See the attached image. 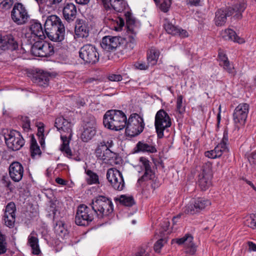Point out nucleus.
<instances>
[{
	"label": "nucleus",
	"instance_id": "f257e3e1",
	"mask_svg": "<svg viewBox=\"0 0 256 256\" xmlns=\"http://www.w3.org/2000/svg\"><path fill=\"white\" fill-rule=\"evenodd\" d=\"M72 124L63 117H59L56 119L54 126L61 133L60 138L62 144L60 148V150L70 158L72 152L69 147L70 140L72 136Z\"/></svg>",
	"mask_w": 256,
	"mask_h": 256
},
{
	"label": "nucleus",
	"instance_id": "f03ea898",
	"mask_svg": "<svg viewBox=\"0 0 256 256\" xmlns=\"http://www.w3.org/2000/svg\"><path fill=\"white\" fill-rule=\"evenodd\" d=\"M127 117L122 110H111L104 116L103 124L108 129L118 131L123 130L126 125Z\"/></svg>",
	"mask_w": 256,
	"mask_h": 256
},
{
	"label": "nucleus",
	"instance_id": "7ed1b4c3",
	"mask_svg": "<svg viewBox=\"0 0 256 256\" xmlns=\"http://www.w3.org/2000/svg\"><path fill=\"white\" fill-rule=\"evenodd\" d=\"M246 8L244 0H240L232 8L226 9H219L215 13L214 23L216 26H222L225 24L228 16L234 14L236 18L240 19L242 18V13Z\"/></svg>",
	"mask_w": 256,
	"mask_h": 256
},
{
	"label": "nucleus",
	"instance_id": "20e7f679",
	"mask_svg": "<svg viewBox=\"0 0 256 256\" xmlns=\"http://www.w3.org/2000/svg\"><path fill=\"white\" fill-rule=\"evenodd\" d=\"M92 208L100 218L109 216L114 211V206L112 200L103 196L94 198L90 204Z\"/></svg>",
	"mask_w": 256,
	"mask_h": 256
},
{
	"label": "nucleus",
	"instance_id": "39448f33",
	"mask_svg": "<svg viewBox=\"0 0 256 256\" xmlns=\"http://www.w3.org/2000/svg\"><path fill=\"white\" fill-rule=\"evenodd\" d=\"M144 126L143 118L137 114H132L126 120V134L130 137L137 136L143 131Z\"/></svg>",
	"mask_w": 256,
	"mask_h": 256
},
{
	"label": "nucleus",
	"instance_id": "423d86ee",
	"mask_svg": "<svg viewBox=\"0 0 256 256\" xmlns=\"http://www.w3.org/2000/svg\"><path fill=\"white\" fill-rule=\"evenodd\" d=\"M94 211L92 208L82 204L77 209L75 222L78 226H88L94 220Z\"/></svg>",
	"mask_w": 256,
	"mask_h": 256
},
{
	"label": "nucleus",
	"instance_id": "0eeeda50",
	"mask_svg": "<svg viewBox=\"0 0 256 256\" xmlns=\"http://www.w3.org/2000/svg\"><path fill=\"white\" fill-rule=\"evenodd\" d=\"M172 125L169 115L164 110H159L155 116L154 126L158 138L164 136V131Z\"/></svg>",
	"mask_w": 256,
	"mask_h": 256
},
{
	"label": "nucleus",
	"instance_id": "6e6552de",
	"mask_svg": "<svg viewBox=\"0 0 256 256\" xmlns=\"http://www.w3.org/2000/svg\"><path fill=\"white\" fill-rule=\"evenodd\" d=\"M33 56L48 57L54 54L53 46L44 39L34 38Z\"/></svg>",
	"mask_w": 256,
	"mask_h": 256
},
{
	"label": "nucleus",
	"instance_id": "1a4fd4ad",
	"mask_svg": "<svg viewBox=\"0 0 256 256\" xmlns=\"http://www.w3.org/2000/svg\"><path fill=\"white\" fill-rule=\"evenodd\" d=\"M4 140L8 148L14 151L19 150L24 144V140L16 130H10L5 134Z\"/></svg>",
	"mask_w": 256,
	"mask_h": 256
},
{
	"label": "nucleus",
	"instance_id": "9d476101",
	"mask_svg": "<svg viewBox=\"0 0 256 256\" xmlns=\"http://www.w3.org/2000/svg\"><path fill=\"white\" fill-rule=\"evenodd\" d=\"M79 55L80 57L87 63L95 64L99 59L96 49L91 44H86L81 48Z\"/></svg>",
	"mask_w": 256,
	"mask_h": 256
},
{
	"label": "nucleus",
	"instance_id": "9b49d317",
	"mask_svg": "<svg viewBox=\"0 0 256 256\" xmlns=\"http://www.w3.org/2000/svg\"><path fill=\"white\" fill-rule=\"evenodd\" d=\"M212 176V164L206 163L202 166V172L198 176V184L202 190H206L211 185Z\"/></svg>",
	"mask_w": 256,
	"mask_h": 256
},
{
	"label": "nucleus",
	"instance_id": "f8f14e48",
	"mask_svg": "<svg viewBox=\"0 0 256 256\" xmlns=\"http://www.w3.org/2000/svg\"><path fill=\"white\" fill-rule=\"evenodd\" d=\"M106 178L115 190H123L124 182L122 174L119 170L114 168L108 169L106 172Z\"/></svg>",
	"mask_w": 256,
	"mask_h": 256
},
{
	"label": "nucleus",
	"instance_id": "ddd939ff",
	"mask_svg": "<svg viewBox=\"0 0 256 256\" xmlns=\"http://www.w3.org/2000/svg\"><path fill=\"white\" fill-rule=\"evenodd\" d=\"M12 18L18 24H22L26 22L28 16L25 8L20 3L14 4L11 12Z\"/></svg>",
	"mask_w": 256,
	"mask_h": 256
},
{
	"label": "nucleus",
	"instance_id": "4468645a",
	"mask_svg": "<svg viewBox=\"0 0 256 256\" xmlns=\"http://www.w3.org/2000/svg\"><path fill=\"white\" fill-rule=\"evenodd\" d=\"M249 112V105L246 103L239 104L233 114V119L236 124H244Z\"/></svg>",
	"mask_w": 256,
	"mask_h": 256
},
{
	"label": "nucleus",
	"instance_id": "2eb2a0df",
	"mask_svg": "<svg viewBox=\"0 0 256 256\" xmlns=\"http://www.w3.org/2000/svg\"><path fill=\"white\" fill-rule=\"evenodd\" d=\"M106 11L112 9L121 12L127 8L128 9L127 2L124 0H100Z\"/></svg>",
	"mask_w": 256,
	"mask_h": 256
},
{
	"label": "nucleus",
	"instance_id": "dca6fc26",
	"mask_svg": "<svg viewBox=\"0 0 256 256\" xmlns=\"http://www.w3.org/2000/svg\"><path fill=\"white\" fill-rule=\"evenodd\" d=\"M16 211V207L14 202H10L6 205L4 217L6 225L9 228H12L14 226Z\"/></svg>",
	"mask_w": 256,
	"mask_h": 256
},
{
	"label": "nucleus",
	"instance_id": "f3484780",
	"mask_svg": "<svg viewBox=\"0 0 256 256\" xmlns=\"http://www.w3.org/2000/svg\"><path fill=\"white\" fill-rule=\"evenodd\" d=\"M77 8L74 3L70 2L64 4L62 15L64 18L68 22H73L76 18Z\"/></svg>",
	"mask_w": 256,
	"mask_h": 256
},
{
	"label": "nucleus",
	"instance_id": "a211bd4d",
	"mask_svg": "<svg viewBox=\"0 0 256 256\" xmlns=\"http://www.w3.org/2000/svg\"><path fill=\"white\" fill-rule=\"evenodd\" d=\"M120 40L118 36H106L102 38L101 46L106 51H114L120 45Z\"/></svg>",
	"mask_w": 256,
	"mask_h": 256
},
{
	"label": "nucleus",
	"instance_id": "6ab92c4d",
	"mask_svg": "<svg viewBox=\"0 0 256 256\" xmlns=\"http://www.w3.org/2000/svg\"><path fill=\"white\" fill-rule=\"evenodd\" d=\"M124 15L126 18L128 34L136 36L140 27L139 22L136 20L131 12L128 10L125 13Z\"/></svg>",
	"mask_w": 256,
	"mask_h": 256
},
{
	"label": "nucleus",
	"instance_id": "aec40b11",
	"mask_svg": "<svg viewBox=\"0 0 256 256\" xmlns=\"http://www.w3.org/2000/svg\"><path fill=\"white\" fill-rule=\"evenodd\" d=\"M24 174L22 166L18 162H12L9 167V174L14 181L18 182L20 181Z\"/></svg>",
	"mask_w": 256,
	"mask_h": 256
},
{
	"label": "nucleus",
	"instance_id": "412c9836",
	"mask_svg": "<svg viewBox=\"0 0 256 256\" xmlns=\"http://www.w3.org/2000/svg\"><path fill=\"white\" fill-rule=\"evenodd\" d=\"M50 76L48 73L38 69L33 70V82L39 86H46L48 84Z\"/></svg>",
	"mask_w": 256,
	"mask_h": 256
},
{
	"label": "nucleus",
	"instance_id": "4be33fe9",
	"mask_svg": "<svg viewBox=\"0 0 256 256\" xmlns=\"http://www.w3.org/2000/svg\"><path fill=\"white\" fill-rule=\"evenodd\" d=\"M18 48V44L12 35L0 36V54L6 50H15Z\"/></svg>",
	"mask_w": 256,
	"mask_h": 256
},
{
	"label": "nucleus",
	"instance_id": "5701e85b",
	"mask_svg": "<svg viewBox=\"0 0 256 256\" xmlns=\"http://www.w3.org/2000/svg\"><path fill=\"white\" fill-rule=\"evenodd\" d=\"M45 34L52 41L62 42L64 40L65 34L64 27L58 28H49L44 30Z\"/></svg>",
	"mask_w": 256,
	"mask_h": 256
},
{
	"label": "nucleus",
	"instance_id": "b1692460",
	"mask_svg": "<svg viewBox=\"0 0 256 256\" xmlns=\"http://www.w3.org/2000/svg\"><path fill=\"white\" fill-rule=\"evenodd\" d=\"M89 27L88 23L83 20L78 19L75 25V34L78 38H86L89 35Z\"/></svg>",
	"mask_w": 256,
	"mask_h": 256
},
{
	"label": "nucleus",
	"instance_id": "393cba45",
	"mask_svg": "<svg viewBox=\"0 0 256 256\" xmlns=\"http://www.w3.org/2000/svg\"><path fill=\"white\" fill-rule=\"evenodd\" d=\"M164 28L168 34L172 35H177L182 38L188 37V36L186 30L174 26L167 20H165Z\"/></svg>",
	"mask_w": 256,
	"mask_h": 256
},
{
	"label": "nucleus",
	"instance_id": "a878e982",
	"mask_svg": "<svg viewBox=\"0 0 256 256\" xmlns=\"http://www.w3.org/2000/svg\"><path fill=\"white\" fill-rule=\"evenodd\" d=\"M228 140V132L226 130H224L220 142L213 150L216 154L214 156H217L218 158L220 157L224 153L228 152V148L227 146Z\"/></svg>",
	"mask_w": 256,
	"mask_h": 256
},
{
	"label": "nucleus",
	"instance_id": "bb28decb",
	"mask_svg": "<svg viewBox=\"0 0 256 256\" xmlns=\"http://www.w3.org/2000/svg\"><path fill=\"white\" fill-rule=\"evenodd\" d=\"M218 57L220 61V65L227 72L233 74L234 73V66L230 62L225 52L222 50H219Z\"/></svg>",
	"mask_w": 256,
	"mask_h": 256
},
{
	"label": "nucleus",
	"instance_id": "cd10ccee",
	"mask_svg": "<svg viewBox=\"0 0 256 256\" xmlns=\"http://www.w3.org/2000/svg\"><path fill=\"white\" fill-rule=\"evenodd\" d=\"M64 27L60 18L56 15H51L48 16L44 24V30L49 28H54Z\"/></svg>",
	"mask_w": 256,
	"mask_h": 256
},
{
	"label": "nucleus",
	"instance_id": "c85d7f7f",
	"mask_svg": "<svg viewBox=\"0 0 256 256\" xmlns=\"http://www.w3.org/2000/svg\"><path fill=\"white\" fill-rule=\"evenodd\" d=\"M148 180L150 181L151 186L154 190L158 188L160 186V182L157 178H156L155 174L152 170V174L150 172L148 174H146V171H144L143 176L138 180V182L140 183L142 182Z\"/></svg>",
	"mask_w": 256,
	"mask_h": 256
},
{
	"label": "nucleus",
	"instance_id": "c756f323",
	"mask_svg": "<svg viewBox=\"0 0 256 256\" xmlns=\"http://www.w3.org/2000/svg\"><path fill=\"white\" fill-rule=\"evenodd\" d=\"M96 134L95 128L90 124L88 123L84 128L81 135V138L84 142L90 140Z\"/></svg>",
	"mask_w": 256,
	"mask_h": 256
},
{
	"label": "nucleus",
	"instance_id": "7c9ffc66",
	"mask_svg": "<svg viewBox=\"0 0 256 256\" xmlns=\"http://www.w3.org/2000/svg\"><path fill=\"white\" fill-rule=\"evenodd\" d=\"M222 36L226 40H230L239 44L244 42V40L238 36L236 32L232 29L226 30L222 32Z\"/></svg>",
	"mask_w": 256,
	"mask_h": 256
},
{
	"label": "nucleus",
	"instance_id": "2f4dec72",
	"mask_svg": "<svg viewBox=\"0 0 256 256\" xmlns=\"http://www.w3.org/2000/svg\"><path fill=\"white\" fill-rule=\"evenodd\" d=\"M45 32L42 30L41 24L37 20H33V39H44Z\"/></svg>",
	"mask_w": 256,
	"mask_h": 256
},
{
	"label": "nucleus",
	"instance_id": "473e14b6",
	"mask_svg": "<svg viewBox=\"0 0 256 256\" xmlns=\"http://www.w3.org/2000/svg\"><path fill=\"white\" fill-rule=\"evenodd\" d=\"M159 56V50L156 48L152 47L147 53V62L151 66H154L157 63Z\"/></svg>",
	"mask_w": 256,
	"mask_h": 256
},
{
	"label": "nucleus",
	"instance_id": "72a5a7b5",
	"mask_svg": "<svg viewBox=\"0 0 256 256\" xmlns=\"http://www.w3.org/2000/svg\"><path fill=\"white\" fill-rule=\"evenodd\" d=\"M136 152H148L150 153H154L156 152V149L154 146L144 142H138L135 148Z\"/></svg>",
	"mask_w": 256,
	"mask_h": 256
},
{
	"label": "nucleus",
	"instance_id": "f704fd0d",
	"mask_svg": "<svg viewBox=\"0 0 256 256\" xmlns=\"http://www.w3.org/2000/svg\"><path fill=\"white\" fill-rule=\"evenodd\" d=\"M54 232L57 236L58 238L66 239L68 236L67 230L64 227V224L60 221L58 222L54 227Z\"/></svg>",
	"mask_w": 256,
	"mask_h": 256
},
{
	"label": "nucleus",
	"instance_id": "c9c22d12",
	"mask_svg": "<svg viewBox=\"0 0 256 256\" xmlns=\"http://www.w3.org/2000/svg\"><path fill=\"white\" fill-rule=\"evenodd\" d=\"M180 246H182L185 249L186 252L193 255L196 250V246L192 241H176Z\"/></svg>",
	"mask_w": 256,
	"mask_h": 256
},
{
	"label": "nucleus",
	"instance_id": "e433bc0d",
	"mask_svg": "<svg viewBox=\"0 0 256 256\" xmlns=\"http://www.w3.org/2000/svg\"><path fill=\"white\" fill-rule=\"evenodd\" d=\"M32 204H29L28 206H25L22 208V220L28 224H30L32 218Z\"/></svg>",
	"mask_w": 256,
	"mask_h": 256
},
{
	"label": "nucleus",
	"instance_id": "4c0bfd02",
	"mask_svg": "<svg viewBox=\"0 0 256 256\" xmlns=\"http://www.w3.org/2000/svg\"><path fill=\"white\" fill-rule=\"evenodd\" d=\"M114 200L116 202H119L120 204L126 206H132L135 204L132 196L126 195L116 197Z\"/></svg>",
	"mask_w": 256,
	"mask_h": 256
},
{
	"label": "nucleus",
	"instance_id": "58836bf2",
	"mask_svg": "<svg viewBox=\"0 0 256 256\" xmlns=\"http://www.w3.org/2000/svg\"><path fill=\"white\" fill-rule=\"evenodd\" d=\"M170 221L165 219L161 224L162 230L160 232V238L158 240H166V236L171 232L170 228Z\"/></svg>",
	"mask_w": 256,
	"mask_h": 256
},
{
	"label": "nucleus",
	"instance_id": "ea45409f",
	"mask_svg": "<svg viewBox=\"0 0 256 256\" xmlns=\"http://www.w3.org/2000/svg\"><path fill=\"white\" fill-rule=\"evenodd\" d=\"M36 126L38 128L36 136L38 137L39 142L42 148L44 147V124L42 122H36Z\"/></svg>",
	"mask_w": 256,
	"mask_h": 256
},
{
	"label": "nucleus",
	"instance_id": "a19ab883",
	"mask_svg": "<svg viewBox=\"0 0 256 256\" xmlns=\"http://www.w3.org/2000/svg\"><path fill=\"white\" fill-rule=\"evenodd\" d=\"M210 204V201L204 198H198L194 202V207L196 211L202 210Z\"/></svg>",
	"mask_w": 256,
	"mask_h": 256
},
{
	"label": "nucleus",
	"instance_id": "79ce46f5",
	"mask_svg": "<svg viewBox=\"0 0 256 256\" xmlns=\"http://www.w3.org/2000/svg\"><path fill=\"white\" fill-rule=\"evenodd\" d=\"M126 40V49L128 51H130L134 48L136 44V36L128 34Z\"/></svg>",
	"mask_w": 256,
	"mask_h": 256
},
{
	"label": "nucleus",
	"instance_id": "37998d69",
	"mask_svg": "<svg viewBox=\"0 0 256 256\" xmlns=\"http://www.w3.org/2000/svg\"><path fill=\"white\" fill-rule=\"evenodd\" d=\"M88 176L86 178V182L89 184H97L99 183L98 176V174L92 171L91 170H88L86 172Z\"/></svg>",
	"mask_w": 256,
	"mask_h": 256
},
{
	"label": "nucleus",
	"instance_id": "c03bdc74",
	"mask_svg": "<svg viewBox=\"0 0 256 256\" xmlns=\"http://www.w3.org/2000/svg\"><path fill=\"white\" fill-rule=\"evenodd\" d=\"M184 97L182 95H178L176 98V112L180 114H184L185 112V105L183 104Z\"/></svg>",
	"mask_w": 256,
	"mask_h": 256
},
{
	"label": "nucleus",
	"instance_id": "a18cd8bd",
	"mask_svg": "<svg viewBox=\"0 0 256 256\" xmlns=\"http://www.w3.org/2000/svg\"><path fill=\"white\" fill-rule=\"evenodd\" d=\"M244 224L248 226L256 229V214H251L246 220Z\"/></svg>",
	"mask_w": 256,
	"mask_h": 256
},
{
	"label": "nucleus",
	"instance_id": "49530a36",
	"mask_svg": "<svg viewBox=\"0 0 256 256\" xmlns=\"http://www.w3.org/2000/svg\"><path fill=\"white\" fill-rule=\"evenodd\" d=\"M106 146H105V142H100L96 150V155L98 158H102V154L104 153Z\"/></svg>",
	"mask_w": 256,
	"mask_h": 256
},
{
	"label": "nucleus",
	"instance_id": "de8ad7c7",
	"mask_svg": "<svg viewBox=\"0 0 256 256\" xmlns=\"http://www.w3.org/2000/svg\"><path fill=\"white\" fill-rule=\"evenodd\" d=\"M14 0H0V9L6 10L10 9L12 6Z\"/></svg>",
	"mask_w": 256,
	"mask_h": 256
},
{
	"label": "nucleus",
	"instance_id": "09e8293b",
	"mask_svg": "<svg viewBox=\"0 0 256 256\" xmlns=\"http://www.w3.org/2000/svg\"><path fill=\"white\" fill-rule=\"evenodd\" d=\"M104 152L103 153L102 155V158H100L104 161H108L115 156V153L112 152L110 149H108L107 147Z\"/></svg>",
	"mask_w": 256,
	"mask_h": 256
},
{
	"label": "nucleus",
	"instance_id": "8fccbe9b",
	"mask_svg": "<svg viewBox=\"0 0 256 256\" xmlns=\"http://www.w3.org/2000/svg\"><path fill=\"white\" fill-rule=\"evenodd\" d=\"M140 162L142 164V166L144 168V171H146V174L150 172L152 174V169L150 166V161L145 158L142 157L140 158Z\"/></svg>",
	"mask_w": 256,
	"mask_h": 256
},
{
	"label": "nucleus",
	"instance_id": "3c124183",
	"mask_svg": "<svg viewBox=\"0 0 256 256\" xmlns=\"http://www.w3.org/2000/svg\"><path fill=\"white\" fill-rule=\"evenodd\" d=\"M22 126L25 132H28L30 130V120L28 116L22 118Z\"/></svg>",
	"mask_w": 256,
	"mask_h": 256
},
{
	"label": "nucleus",
	"instance_id": "603ef678",
	"mask_svg": "<svg viewBox=\"0 0 256 256\" xmlns=\"http://www.w3.org/2000/svg\"><path fill=\"white\" fill-rule=\"evenodd\" d=\"M150 66H151L148 62H138L134 64V66L136 69L140 70H148Z\"/></svg>",
	"mask_w": 256,
	"mask_h": 256
},
{
	"label": "nucleus",
	"instance_id": "864d4df0",
	"mask_svg": "<svg viewBox=\"0 0 256 256\" xmlns=\"http://www.w3.org/2000/svg\"><path fill=\"white\" fill-rule=\"evenodd\" d=\"M171 4V2L167 0L166 1L164 0L163 2L160 5V8L162 11L166 12L168 10Z\"/></svg>",
	"mask_w": 256,
	"mask_h": 256
},
{
	"label": "nucleus",
	"instance_id": "5fc2aeb1",
	"mask_svg": "<svg viewBox=\"0 0 256 256\" xmlns=\"http://www.w3.org/2000/svg\"><path fill=\"white\" fill-rule=\"evenodd\" d=\"M41 153L40 147L38 146L36 141L33 136V157L37 154L40 156Z\"/></svg>",
	"mask_w": 256,
	"mask_h": 256
},
{
	"label": "nucleus",
	"instance_id": "6e6d98bb",
	"mask_svg": "<svg viewBox=\"0 0 256 256\" xmlns=\"http://www.w3.org/2000/svg\"><path fill=\"white\" fill-rule=\"evenodd\" d=\"M198 212L194 207V202L188 204L186 207L185 212L188 214H194Z\"/></svg>",
	"mask_w": 256,
	"mask_h": 256
},
{
	"label": "nucleus",
	"instance_id": "4d7b16f0",
	"mask_svg": "<svg viewBox=\"0 0 256 256\" xmlns=\"http://www.w3.org/2000/svg\"><path fill=\"white\" fill-rule=\"evenodd\" d=\"M48 244L50 246H54L56 252L60 251L62 248V244L60 241H48Z\"/></svg>",
	"mask_w": 256,
	"mask_h": 256
},
{
	"label": "nucleus",
	"instance_id": "13d9d810",
	"mask_svg": "<svg viewBox=\"0 0 256 256\" xmlns=\"http://www.w3.org/2000/svg\"><path fill=\"white\" fill-rule=\"evenodd\" d=\"M57 210L56 202H50V206L48 208V211L52 212V214L54 216Z\"/></svg>",
	"mask_w": 256,
	"mask_h": 256
},
{
	"label": "nucleus",
	"instance_id": "bf43d9fd",
	"mask_svg": "<svg viewBox=\"0 0 256 256\" xmlns=\"http://www.w3.org/2000/svg\"><path fill=\"white\" fill-rule=\"evenodd\" d=\"M108 78L112 82H120L122 80V76L120 74H112L108 76Z\"/></svg>",
	"mask_w": 256,
	"mask_h": 256
},
{
	"label": "nucleus",
	"instance_id": "052dcab7",
	"mask_svg": "<svg viewBox=\"0 0 256 256\" xmlns=\"http://www.w3.org/2000/svg\"><path fill=\"white\" fill-rule=\"evenodd\" d=\"M163 241H156L154 246V249L156 252H160V250L164 246Z\"/></svg>",
	"mask_w": 256,
	"mask_h": 256
},
{
	"label": "nucleus",
	"instance_id": "680f3d73",
	"mask_svg": "<svg viewBox=\"0 0 256 256\" xmlns=\"http://www.w3.org/2000/svg\"><path fill=\"white\" fill-rule=\"evenodd\" d=\"M6 250L7 246L6 241H0V256L4 254Z\"/></svg>",
	"mask_w": 256,
	"mask_h": 256
},
{
	"label": "nucleus",
	"instance_id": "e2e57ef3",
	"mask_svg": "<svg viewBox=\"0 0 256 256\" xmlns=\"http://www.w3.org/2000/svg\"><path fill=\"white\" fill-rule=\"evenodd\" d=\"M38 241H33V254H39L40 253V250L38 244Z\"/></svg>",
	"mask_w": 256,
	"mask_h": 256
},
{
	"label": "nucleus",
	"instance_id": "0e129e2a",
	"mask_svg": "<svg viewBox=\"0 0 256 256\" xmlns=\"http://www.w3.org/2000/svg\"><path fill=\"white\" fill-rule=\"evenodd\" d=\"M215 153L214 150L206 151L204 152V156L210 158L214 159L218 158L217 156H215Z\"/></svg>",
	"mask_w": 256,
	"mask_h": 256
},
{
	"label": "nucleus",
	"instance_id": "69168bd1",
	"mask_svg": "<svg viewBox=\"0 0 256 256\" xmlns=\"http://www.w3.org/2000/svg\"><path fill=\"white\" fill-rule=\"evenodd\" d=\"M248 160L252 164L256 165V150L250 154L248 158Z\"/></svg>",
	"mask_w": 256,
	"mask_h": 256
},
{
	"label": "nucleus",
	"instance_id": "338daca9",
	"mask_svg": "<svg viewBox=\"0 0 256 256\" xmlns=\"http://www.w3.org/2000/svg\"><path fill=\"white\" fill-rule=\"evenodd\" d=\"M194 239V237L192 234L190 233H186L185 235L182 238H176L172 239V240H192Z\"/></svg>",
	"mask_w": 256,
	"mask_h": 256
},
{
	"label": "nucleus",
	"instance_id": "774afa93",
	"mask_svg": "<svg viewBox=\"0 0 256 256\" xmlns=\"http://www.w3.org/2000/svg\"><path fill=\"white\" fill-rule=\"evenodd\" d=\"M34 209L35 210H34V212L33 211V218L35 217L36 218V220H38V213H39L38 206V205L34 206L33 208V210Z\"/></svg>",
	"mask_w": 256,
	"mask_h": 256
}]
</instances>
